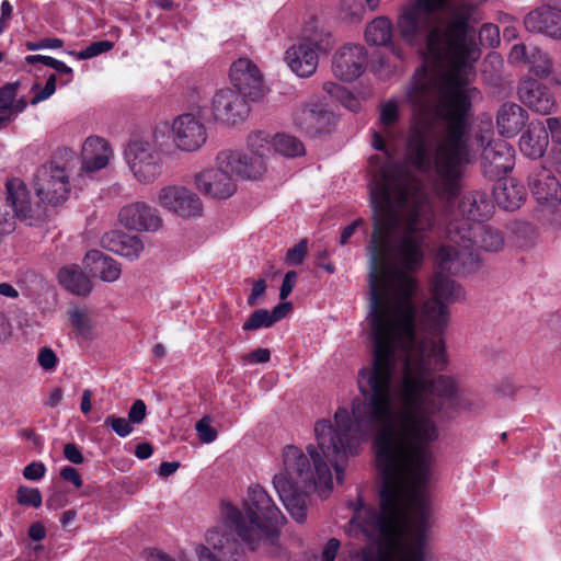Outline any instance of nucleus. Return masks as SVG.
Instances as JSON below:
<instances>
[{"mask_svg": "<svg viewBox=\"0 0 561 561\" xmlns=\"http://www.w3.org/2000/svg\"><path fill=\"white\" fill-rule=\"evenodd\" d=\"M400 226L385 242L367 245L370 257L369 309L366 316L371 342L370 363L359 369L357 388L362 398L352 401L353 435L335 449L339 438L325 422L318 424L321 445L340 455L354 449L360 439L376 433L378 461L385 476L382 505L393 495H404L409 483L424 482L434 466L432 444L439 431L433 416L458 404V387L453 377L437 375L447 365L442 339L415 333L416 298L420 286L412 275L421 270L434 227L432 205L421 202L400 219ZM449 321V310L437 298L422 307L421 324L440 336Z\"/></svg>", "mask_w": 561, "mask_h": 561, "instance_id": "obj_1", "label": "nucleus"}, {"mask_svg": "<svg viewBox=\"0 0 561 561\" xmlns=\"http://www.w3.org/2000/svg\"><path fill=\"white\" fill-rule=\"evenodd\" d=\"M488 1L411 0L396 18L402 42L424 55L404 94L413 110L405 158L420 172L434 168V188L447 199L459 193L470 162L465 134L481 55L470 23L476 8Z\"/></svg>", "mask_w": 561, "mask_h": 561, "instance_id": "obj_2", "label": "nucleus"}, {"mask_svg": "<svg viewBox=\"0 0 561 561\" xmlns=\"http://www.w3.org/2000/svg\"><path fill=\"white\" fill-rule=\"evenodd\" d=\"M325 422L339 438H334L335 449L347 443L353 435L355 417L346 408H339L334 413V425L328 420L318 421L314 425L318 446L327 459L312 445L307 446L306 455L300 448L288 445L283 449L284 472L275 474L273 485L280 501L298 523L307 518V494L317 491L320 495L332 489V473L329 463L334 468L336 480L341 483L344 476V463L350 456L358 453L362 443L368 440L376 433L360 439L358 445L345 453L336 455L334 451L321 445L317 432L318 424ZM377 449V446L375 445ZM377 466L381 474L382 485L379 492L380 508L377 511L367 506L359 497L353 508V516L347 524L346 534L366 545L357 550L351 561H435L427 551V531L431 527L430 496L426 485L428 478L422 483H409L404 495H393L391 502L382 505V492L385 491V476L378 461Z\"/></svg>", "mask_w": 561, "mask_h": 561, "instance_id": "obj_3", "label": "nucleus"}, {"mask_svg": "<svg viewBox=\"0 0 561 561\" xmlns=\"http://www.w3.org/2000/svg\"><path fill=\"white\" fill-rule=\"evenodd\" d=\"M400 112L397 101L388 100L380 107V133L375 131L373 147L381 151L369 158L371 181L370 203L374 213L373 248L385 240L389 231L400 226L421 202L431 205L419 182L405 163L393 162L387 141L393 142L402 131L396 129Z\"/></svg>", "mask_w": 561, "mask_h": 561, "instance_id": "obj_4", "label": "nucleus"}, {"mask_svg": "<svg viewBox=\"0 0 561 561\" xmlns=\"http://www.w3.org/2000/svg\"><path fill=\"white\" fill-rule=\"evenodd\" d=\"M285 516L260 484L248 488L243 510L225 503L221 519L205 534V543L196 547L199 561H249L242 546L254 551L261 545L267 553L278 554V528Z\"/></svg>", "mask_w": 561, "mask_h": 561, "instance_id": "obj_5", "label": "nucleus"}, {"mask_svg": "<svg viewBox=\"0 0 561 561\" xmlns=\"http://www.w3.org/2000/svg\"><path fill=\"white\" fill-rule=\"evenodd\" d=\"M448 244L437 252V264L442 272L451 274L472 268L479 261L477 249L496 252L503 247L499 231L482 224L448 222L446 226Z\"/></svg>", "mask_w": 561, "mask_h": 561, "instance_id": "obj_6", "label": "nucleus"}, {"mask_svg": "<svg viewBox=\"0 0 561 561\" xmlns=\"http://www.w3.org/2000/svg\"><path fill=\"white\" fill-rule=\"evenodd\" d=\"M61 156L66 159L64 164L51 160L41 165L34 175L36 195L46 204L58 205L68 199L70 195L69 171L71 160L76 159V153L65 149Z\"/></svg>", "mask_w": 561, "mask_h": 561, "instance_id": "obj_7", "label": "nucleus"}, {"mask_svg": "<svg viewBox=\"0 0 561 561\" xmlns=\"http://www.w3.org/2000/svg\"><path fill=\"white\" fill-rule=\"evenodd\" d=\"M126 162L138 182L148 184L162 174V160L154 146L145 140H133L125 150Z\"/></svg>", "mask_w": 561, "mask_h": 561, "instance_id": "obj_8", "label": "nucleus"}, {"mask_svg": "<svg viewBox=\"0 0 561 561\" xmlns=\"http://www.w3.org/2000/svg\"><path fill=\"white\" fill-rule=\"evenodd\" d=\"M229 78L237 92L252 101L262 99L267 92L263 73L247 57H241L231 64Z\"/></svg>", "mask_w": 561, "mask_h": 561, "instance_id": "obj_9", "label": "nucleus"}, {"mask_svg": "<svg viewBox=\"0 0 561 561\" xmlns=\"http://www.w3.org/2000/svg\"><path fill=\"white\" fill-rule=\"evenodd\" d=\"M216 161L234 182L260 179L266 171L265 160L238 150H222L217 154Z\"/></svg>", "mask_w": 561, "mask_h": 561, "instance_id": "obj_10", "label": "nucleus"}, {"mask_svg": "<svg viewBox=\"0 0 561 561\" xmlns=\"http://www.w3.org/2000/svg\"><path fill=\"white\" fill-rule=\"evenodd\" d=\"M210 110L216 122L227 125L243 122L250 112L245 98L229 88L216 91Z\"/></svg>", "mask_w": 561, "mask_h": 561, "instance_id": "obj_11", "label": "nucleus"}, {"mask_svg": "<svg viewBox=\"0 0 561 561\" xmlns=\"http://www.w3.org/2000/svg\"><path fill=\"white\" fill-rule=\"evenodd\" d=\"M157 203L163 209L181 217L199 216L203 204L199 197L188 188L180 185H168L157 194Z\"/></svg>", "mask_w": 561, "mask_h": 561, "instance_id": "obj_12", "label": "nucleus"}, {"mask_svg": "<svg viewBox=\"0 0 561 561\" xmlns=\"http://www.w3.org/2000/svg\"><path fill=\"white\" fill-rule=\"evenodd\" d=\"M4 209L10 208L11 215L21 220L39 219L43 215L42 207L33 203L26 184L18 178L5 182V202L1 204Z\"/></svg>", "mask_w": 561, "mask_h": 561, "instance_id": "obj_13", "label": "nucleus"}, {"mask_svg": "<svg viewBox=\"0 0 561 561\" xmlns=\"http://www.w3.org/2000/svg\"><path fill=\"white\" fill-rule=\"evenodd\" d=\"M172 137L179 150L194 152L205 145L207 128L194 115L183 114L178 116L172 123Z\"/></svg>", "mask_w": 561, "mask_h": 561, "instance_id": "obj_14", "label": "nucleus"}, {"mask_svg": "<svg viewBox=\"0 0 561 561\" xmlns=\"http://www.w3.org/2000/svg\"><path fill=\"white\" fill-rule=\"evenodd\" d=\"M518 100L531 112L549 115L557 107V99L550 88L536 78L526 77L517 87Z\"/></svg>", "mask_w": 561, "mask_h": 561, "instance_id": "obj_15", "label": "nucleus"}, {"mask_svg": "<svg viewBox=\"0 0 561 561\" xmlns=\"http://www.w3.org/2000/svg\"><path fill=\"white\" fill-rule=\"evenodd\" d=\"M320 45L317 39L302 37L285 53V62L300 78L312 76L319 62Z\"/></svg>", "mask_w": 561, "mask_h": 561, "instance_id": "obj_16", "label": "nucleus"}, {"mask_svg": "<svg viewBox=\"0 0 561 561\" xmlns=\"http://www.w3.org/2000/svg\"><path fill=\"white\" fill-rule=\"evenodd\" d=\"M194 184L202 194L214 199L229 198L237 191V183L220 165H217V161L215 167L196 173Z\"/></svg>", "mask_w": 561, "mask_h": 561, "instance_id": "obj_17", "label": "nucleus"}, {"mask_svg": "<svg viewBox=\"0 0 561 561\" xmlns=\"http://www.w3.org/2000/svg\"><path fill=\"white\" fill-rule=\"evenodd\" d=\"M514 148L505 140L490 141L482 151L481 165L485 176L500 178L514 167Z\"/></svg>", "mask_w": 561, "mask_h": 561, "instance_id": "obj_18", "label": "nucleus"}, {"mask_svg": "<svg viewBox=\"0 0 561 561\" xmlns=\"http://www.w3.org/2000/svg\"><path fill=\"white\" fill-rule=\"evenodd\" d=\"M367 54L362 45L346 44L333 56L332 71L342 81H353L364 71Z\"/></svg>", "mask_w": 561, "mask_h": 561, "instance_id": "obj_19", "label": "nucleus"}, {"mask_svg": "<svg viewBox=\"0 0 561 561\" xmlns=\"http://www.w3.org/2000/svg\"><path fill=\"white\" fill-rule=\"evenodd\" d=\"M112 158L113 150L105 139L98 136L88 137L81 150V167L78 179L91 176L106 168Z\"/></svg>", "mask_w": 561, "mask_h": 561, "instance_id": "obj_20", "label": "nucleus"}, {"mask_svg": "<svg viewBox=\"0 0 561 561\" xmlns=\"http://www.w3.org/2000/svg\"><path fill=\"white\" fill-rule=\"evenodd\" d=\"M493 208L494 206L486 194L481 192L468 193L461 197L457 211L448 222L482 224L492 215Z\"/></svg>", "mask_w": 561, "mask_h": 561, "instance_id": "obj_21", "label": "nucleus"}, {"mask_svg": "<svg viewBox=\"0 0 561 561\" xmlns=\"http://www.w3.org/2000/svg\"><path fill=\"white\" fill-rule=\"evenodd\" d=\"M526 31L561 41V14L551 7L541 5L524 18Z\"/></svg>", "mask_w": 561, "mask_h": 561, "instance_id": "obj_22", "label": "nucleus"}, {"mask_svg": "<svg viewBox=\"0 0 561 561\" xmlns=\"http://www.w3.org/2000/svg\"><path fill=\"white\" fill-rule=\"evenodd\" d=\"M118 219L123 226L136 230L157 231L162 226L157 209L141 202L124 206L119 210Z\"/></svg>", "mask_w": 561, "mask_h": 561, "instance_id": "obj_23", "label": "nucleus"}, {"mask_svg": "<svg viewBox=\"0 0 561 561\" xmlns=\"http://www.w3.org/2000/svg\"><path fill=\"white\" fill-rule=\"evenodd\" d=\"M528 185L540 205L557 206L561 202V185L550 170L539 168L533 171Z\"/></svg>", "mask_w": 561, "mask_h": 561, "instance_id": "obj_24", "label": "nucleus"}, {"mask_svg": "<svg viewBox=\"0 0 561 561\" xmlns=\"http://www.w3.org/2000/svg\"><path fill=\"white\" fill-rule=\"evenodd\" d=\"M366 42L375 46H387L399 59H403L404 53L400 45L393 43V23L386 16H377L365 28Z\"/></svg>", "mask_w": 561, "mask_h": 561, "instance_id": "obj_25", "label": "nucleus"}, {"mask_svg": "<svg viewBox=\"0 0 561 561\" xmlns=\"http://www.w3.org/2000/svg\"><path fill=\"white\" fill-rule=\"evenodd\" d=\"M334 114L322 104H310L297 113L296 124L311 136L321 134L334 123Z\"/></svg>", "mask_w": 561, "mask_h": 561, "instance_id": "obj_26", "label": "nucleus"}, {"mask_svg": "<svg viewBox=\"0 0 561 561\" xmlns=\"http://www.w3.org/2000/svg\"><path fill=\"white\" fill-rule=\"evenodd\" d=\"M528 114L520 105L506 102L497 111L496 127L499 133L505 137L516 136L525 126Z\"/></svg>", "mask_w": 561, "mask_h": 561, "instance_id": "obj_27", "label": "nucleus"}, {"mask_svg": "<svg viewBox=\"0 0 561 561\" xmlns=\"http://www.w3.org/2000/svg\"><path fill=\"white\" fill-rule=\"evenodd\" d=\"M83 264L93 276H98L103 282H115L122 274L121 264L113 257L98 250L88 252Z\"/></svg>", "mask_w": 561, "mask_h": 561, "instance_id": "obj_28", "label": "nucleus"}, {"mask_svg": "<svg viewBox=\"0 0 561 561\" xmlns=\"http://www.w3.org/2000/svg\"><path fill=\"white\" fill-rule=\"evenodd\" d=\"M103 244L110 251L129 261L139 259L145 249L144 242L139 237L117 231L105 234Z\"/></svg>", "mask_w": 561, "mask_h": 561, "instance_id": "obj_29", "label": "nucleus"}, {"mask_svg": "<svg viewBox=\"0 0 561 561\" xmlns=\"http://www.w3.org/2000/svg\"><path fill=\"white\" fill-rule=\"evenodd\" d=\"M548 147V133L543 123L531 124L520 136L519 149L530 159L541 158Z\"/></svg>", "mask_w": 561, "mask_h": 561, "instance_id": "obj_30", "label": "nucleus"}, {"mask_svg": "<svg viewBox=\"0 0 561 561\" xmlns=\"http://www.w3.org/2000/svg\"><path fill=\"white\" fill-rule=\"evenodd\" d=\"M493 196L501 208L514 210L524 202L525 190L514 179H500L493 188Z\"/></svg>", "mask_w": 561, "mask_h": 561, "instance_id": "obj_31", "label": "nucleus"}, {"mask_svg": "<svg viewBox=\"0 0 561 561\" xmlns=\"http://www.w3.org/2000/svg\"><path fill=\"white\" fill-rule=\"evenodd\" d=\"M59 283L69 291L79 296H87L92 289L89 277L78 265L62 267L58 273Z\"/></svg>", "mask_w": 561, "mask_h": 561, "instance_id": "obj_32", "label": "nucleus"}, {"mask_svg": "<svg viewBox=\"0 0 561 561\" xmlns=\"http://www.w3.org/2000/svg\"><path fill=\"white\" fill-rule=\"evenodd\" d=\"M552 61V57L547 51L537 46L530 47L527 66L528 71L534 75L536 79H548L552 71L550 69Z\"/></svg>", "mask_w": 561, "mask_h": 561, "instance_id": "obj_33", "label": "nucleus"}, {"mask_svg": "<svg viewBox=\"0 0 561 561\" xmlns=\"http://www.w3.org/2000/svg\"><path fill=\"white\" fill-rule=\"evenodd\" d=\"M434 298L445 299L448 302H455L465 297L462 287L443 274L437 275L434 280Z\"/></svg>", "mask_w": 561, "mask_h": 561, "instance_id": "obj_34", "label": "nucleus"}, {"mask_svg": "<svg viewBox=\"0 0 561 561\" xmlns=\"http://www.w3.org/2000/svg\"><path fill=\"white\" fill-rule=\"evenodd\" d=\"M248 147L251 150L250 156L264 160L274 150L273 137L264 130L252 131L248 136Z\"/></svg>", "mask_w": 561, "mask_h": 561, "instance_id": "obj_35", "label": "nucleus"}, {"mask_svg": "<svg viewBox=\"0 0 561 561\" xmlns=\"http://www.w3.org/2000/svg\"><path fill=\"white\" fill-rule=\"evenodd\" d=\"M379 3L380 0H340V10L344 18L360 20L367 9L374 11Z\"/></svg>", "mask_w": 561, "mask_h": 561, "instance_id": "obj_36", "label": "nucleus"}, {"mask_svg": "<svg viewBox=\"0 0 561 561\" xmlns=\"http://www.w3.org/2000/svg\"><path fill=\"white\" fill-rule=\"evenodd\" d=\"M274 151L286 157H298L305 152L302 142L294 136L277 134L273 137Z\"/></svg>", "mask_w": 561, "mask_h": 561, "instance_id": "obj_37", "label": "nucleus"}, {"mask_svg": "<svg viewBox=\"0 0 561 561\" xmlns=\"http://www.w3.org/2000/svg\"><path fill=\"white\" fill-rule=\"evenodd\" d=\"M25 61L30 65H34L41 62L47 67L53 68L59 75L67 76V79L61 81V85H66L70 83L73 79V70L69 66H67L64 61L58 60L50 56L44 55H28L25 57Z\"/></svg>", "mask_w": 561, "mask_h": 561, "instance_id": "obj_38", "label": "nucleus"}, {"mask_svg": "<svg viewBox=\"0 0 561 561\" xmlns=\"http://www.w3.org/2000/svg\"><path fill=\"white\" fill-rule=\"evenodd\" d=\"M273 325L270 311L267 309L255 310L249 319L243 323L244 331L259 330L261 328H270Z\"/></svg>", "mask_w": 561, "mask_h": 561, "instance_id": "obj_39", "label": "nucleus"}, {"mask_svg": "<svg viewBox=\"0 0 561 561\" xmlns=\"http://www.w3.org/2000/svg\"><path fill=\"white\" fill-rule=\"evenodd\" d=\"M16 500L20 505L39 507L43 499L38 489L20 486L16 492Z\"/></svg>", "mask_w": 561, "mask_h": 561, "instance_id": "obj_40", "label": "nucleus"}, {"mask_svg": "<svg viewBox=\"0 0 561 561\" xmlns=\"http://www.w3.org/2000/svg\"><path fill=\"white\" fill-rule=\"evenodd\" d=\"M104 423L122 438L129 436L134 431V424L128 419L122 416L108 415Z\"/></svg>", "mask_w": 561, "mask_h": 561, "instance_id": "obj_41", "label": "nucleus"}, {"mask_svg": "<svg viewBox=\"0 0 561 561\" xmlns=\"http://www.w3.org/2000/svg\"><path fill=\"white\" fill-rule=\"evenodd\" d=\"M114 43L107 39L98 41L89 45L85 49L76 54L79 60L91 59L95 56L110 51Z\"/></svg>", "mask_w": 561, "mask_h": 561, "instance_id": "obj_42", "label": "nucleus"}, {"mask_svg": "<svg viewBox=\"0 0 561 561\" xmlns=\"http://www.w3.org/2000/svg\"><path fill=\"white\" fill-rule=\"evenodd\" d=\"M480 43L489 48H494L500 44V30L492 23L483 24L479 32Z\"/></svg>", "mask_w": 561, "mask_h": 561, "instance_id": "obj_43", "label": "nucleus"}, {"mask_svg": "<svg viewBox=\"0 0 561 561\" xmlns=\"http://www.w3.org/2000/svg\"><path fill=\"white\" fill-rule=\"evenodd\" d=\"M210 423L211 419L207 415L195 424L198 438L203 444H210L215 442L218 436L217 431L210 425Z\"/></svg>", "mask_w": 561, "mask_h": 561, "instance_id": "obj_44", "label": "nucleus"}, {"mask_svg": "<svg viewBox=\"0 0 561 561\" xmlns=\"http://www.w3.org/2000/svg\"><path fill=\"white\" fill-rule=\"evenodd\" d=\"M57 78L56 75H50L43 89H39V84H34L32 91L38 90V92L32 98L31 104L36 105L47 99H49L56 91Z\"/></svg>", "mask_w": 561, "mask_h": 561, "instance_id": "obj_45", "label": "nucleus"}, {"mask_svg": "<svg viewBox=\"0 0 561 561\" xmlns=\"http://www.w3.org/2000/svg\"><path fill=\"white\" fill-rule=\"evenodd\" d=\"M69 318L72 327L76 330H78L82 335H87L90 332V319L84 311L80 309H72L69 311Z\"/></svg>", "mask_w": 561, "mask_h": 561, "instance_id": "obj_46", "label": "nucleus"}, {"mask_svg": "<svg viewBox=\"0 0 561 561\" xmlns=\"http://www.w3.org/2000/svg\"><path fill=\"white\" fill-rule=\"evenodd\" d=\"M308 250L307 239L300 240L295 247L290 248L286 254V263L288 265H300Z\"/></svg>", "mask_w": 561, "mask_h": 561, "instance_id": "obj_47", "label": "nucleus"}, {"mask_svg": "<svg viewBox=\"0 0 561 561\" xmlns=\"http://www.w3.org/2000/svg\"><path fill=\"white\" fill-rule=\"evenodd\" d=\"M19 82L7 83L0 88V112H8L13 105L18 93Z\"/></svg>", "mask_w": 561, "mask_h": 561, "instance_id": "obj_48", "label": "nucleus"}, {"mask_svg": "<svg viewBox=\"0 0 561 561\" xmlns=\"http://www.w3.org/2000/svg\"><path fill=\"white\" fill-rule=\"evenodd\" d=\"M530 54V47L527 48L524 44H515L508 54V61L513 65H527Z\"/></svg>", "mask_w": 561, "mask_h": 561, "instance_id": "obj_49", "label": "nucleus"}, {"mask_svg": "<svg viewBox=\"0 0 561 561\" xmlns=\"http://www.w3.org/2000/svg\"><path fill=\"white\" fill-rule=\"evenodd\" d=\"M147 415L146 403L141 399H137L128 411L127 419L135 425H139L144 422Z\"/></svg>", "mask_w": 561, "mask_h": 561, "instance_id": "obj_50", "label": "nucleus"}, {"mask_svg": "<svg viewBox=\"0 0 561 561\" xmlns=\"http://www.w3.org/2000/svg\"><path fill=\"white\" fill-rule=\"evenodd\" d=\"M517 236H518V238H523L519 245L522 248L527 249V248H531L536 243L537 238H538V232H537V229L534 228L533 226L524 225L518 228Z\"/></svg>", "mask_w": 561, "mask_h": 561, "instance_id": "obj_51", "label": "nucleus"}, {"mask_svg": "<svg viewBox=\"0 0 561 561\" xmlns=\"http://www.w3.org/2000/svg\"><path fill=\"white\" fill-rule=\"evenodd\" d=\"M548 136H551L554 146H561V119L558 117H549L543 123Z\"/></svg>", "mask_w": 561, "mask_h": 561, "instance_id": "obj_52", "label": "nucleus"}, {"mask_svg": "<svg viewBox=\"0 0 561 561\" xmlns=\"http://www.w3.org/2000/svg\"><path fill=\"white\" fill-rule=\"evenodd\" d=\"M64 45V42L60 38H44L38 42H27L25 47L30 51H35L39 49H57Z\"/></svg>", "mask_w": 561, "mask_h": 561, "instance_id": "obj_53", "label": "nucleus"}, {"mask_svg": "<svg viewBox=\"0 0 561 561\" xmlns=\"http://www.w3.org/2000/svg\"><path fill=\"white\" fill-rule=\"evenodd\" d=\"M37 360L39 366L45 370H51L57 365V356L53 350L44 347L39 351Z\"/></svg>", "mask_w": 561, "mask_h": 561, "instance_id": "obj_54", "label": "nucleus"}, {"mask_svg": "<svg viewBox=\"0 0 561 561\" xmlns=\"http://www.w3.org/2000/svg\"><path fill=\"white\" fill-rule=\"evenodd\" d=\"M341 548V542L336 538H331L324 545L319 561H334Z\"/></svg>", "mask_w": 561, "mask_h": 561, "instance_id": "obj_55", "label": "nucleus"}, {"mask_svg": "<svg viewBox=\"0 0 561 561\" xmlns=\"http://www.w3.org/2000/svg\"><path fill=\"white\" fill-rule=\"evenodd\" d=\"M46 468L43 462H31L23 470V477L27 480L36 481L45 476Z\"/></svg>", "mask_w": 561, "mask_h": 561, "instance_id": "obj_56", "label": "nucleus"}, {"mask_svg": "<svg viewBox=\"0 0 561 561\" xmlns=\"http://www.w3.org/2000/svg\"><path fill=\"white\" fill-rule=\"evenodd\" d=\"M296 279L297 273L295 271H289L285 274L279 291V298L282 300H285L290 295L294 289Z\"/></svg>", "mask_w": 561, "mask_h": 561, "instance_id": "obj_57", "label": "nucleus"}, {"mask_svg": "<svg viewBox=\"0 0 561 561\" xmlns=\"http://www.w3.org/2000/svg\"><path fill=\"white\" fill-rule=\"evenodd\" d=\"M64 456L68 461L75 465L83 462V456L81 454V450L73 443H68L64 446Z\"/></svg>", "mask_w": 561, "mask_h": 561, "instance_id": "obj_58", "label": "nucleus"}, {"mask_svg": "<svg viewBox=\"0 0 561 561\" xmlns=\"http://www.w3.org/2000/svg\"><path fill=\"white\" fill-rule=\"evenodd\" d=\"M364 224V220L358 218L347 225L341 232L339 243L340 245H345L350 242L351 238L354 236L356 229Z\"/></svg>", "mask_w": 561, "mask_h": 561, "instance_id": "obj_59", "label": "nucleus"}, {"mask_svg": "<svg viewBox=\"0 0 561 561\" xmlns=\"http://www.w3.org/2000/svg\"><path fill=\"white\" fill-rule=\"evenodd\" d=\"M60 477L71 482L76 488H80L82 485V479L78 472V470L73 467L66 466L60 470Z\"/></svg>", "mask_w": 561, "mask_h": 561, "instance_id": "obj_60", "label": "nucleus"}, {"mask_svg": "<svg viewBox=\"0 0 561 561\" xmlns=\"http://www.w3.org/2000/svg\"><path fill=\"white\" fill-rule=\"evenodd\" d=\"M265 289H266L265 282L263 279L256 280L253 284L252 291H251L250 296L248 297V300H247L248 305L251 307L255 306L257 302V299L264 295Z\"/></svg>", "mask_w": 561, "mask_h": 561, "instance_id": "obj_61", "label": "nucleus"}, {"mask_svg": "<svg viewBox=\"0 0 561 561\" xmlns=\"http://www.w3.org/2000/svg\"><path fill=\"white\" fill-rule=\"evenodd\" d=\"M291 310L290 302H282L278 304L276 307L273 308L272 311H270V316L272 318L273 324L283 318L286 317V314Z\"/></svg>", "mask_w": 561, "mask_h": 561, "instance_id": "obj_62", "label": "nucleus"}, {"mask_svg": "<svg viewBox=\"0 0 561 561\" xmlns=\"http://www.w3.org/2000/svg\"><path fill=\"white\" fill-rule=\"evenodd\" d=\"M245 358L252 363H266L271 358V352L267 348H257L248 354Z\"/></svg>", "mask_w": 561, "mask_h": 561, "instance_id": "obj_63", "label": "nucleus"}, {"mask_svg": "<svg viewBox=\"0 0 561 561\" xmlns=\"http://www.w3.org/2000/svg\"><path fill=\"white\" fill-rule=\"evenodd\" d=\"M550 69L552 70L548 77L550 83L556 87H561V62L552 61Z\"/></svg>", "mask_w": 561, "mask_h": 561, "instance_id": "obj_64", "label": "nucleus"}]
</instances>
